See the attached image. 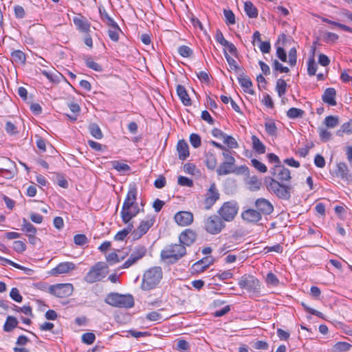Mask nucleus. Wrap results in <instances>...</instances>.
<instances>
[{
    "mask_svg": "<svg viewBox=\"0 0 352 352\" xmlns=\"http://www.w3.org/2000/svg\"><path fill=\"white\" fill-rule=\"evenodd\" d=\"M108 272V265L104 262H98L91 267L84 277V280L89 284L100 281Z\"/></svg>",
    "mask_w": 352,
    "mask_h": 352,
    "instance_id": "423d86ee",
    "label": "nucleus"
},
{
    "mask_svg": "<svg viewBox=\"0 0 352 352\" xmlns=\"http://www.w3.org/2000/svg\"><path fill=\"white\" fill-rule=\"evenodd\" d=\"M237 79L245 92H247L251 95L255 94L254 89H252V82L248 76L243 78H237Z\"/></svg>",
    "mask_w": 352,
    "mask_h": 352,
    "instance_id": "bb28decb",
    "label": "nucleus"
},
{
    "mask_svg": "<svg viewBox=\"0 0 352 352\" xmlns=\"http://www.w3.org/2000/svg\"><path fill=\"white\" fill-rule=\"evenodd\" d=\"M104 302L111 306L120 308L128 309L134 306V299L132 295H124L116 292L109 293L106 296Z\"/></svg>",
    "mask_w": 352,
    "mask_h": 352,
    "instance_id": "39448f33",
    "label": "nucleus"
},
{
    "mask_svg": "<svg viewBox=\"0 0 352 352\" xmlns=\"http://www.w3.org/2000/svg\"><path fill=\"white\" fill-rule=\"evenodd\" d=\"M13 249L18 253H23L26 250V245L22 241H15L13 242Z\"/></svg>",
    "mask_w": 352,
    "mask_h": 352,
    "instance_id": "bf43d9fd",
    "label": "nucleus"
},
{
    "mask_svg": "<svg viewBox=\"0 0 352 352\" xmlns=\"http://www.w3.org/2000/svg\"><path fill=\"white\" fill-rule=\"evenodd\" d=\"M252 142V148L258 154H263L265 153L266 147L259 138L253 135L251 138Z\"/></svg>",
    "mask_w": 352,
    "mask_h": 352,
    "instance_id": "c756f323",
    "label": "nucleus"
},
{
    "mask_svg": "<svg viewBox=\"0 0 352 352\" xmlns=\"http://www.w3.org/2000/svg\"><path fill=\"white\" fill-rule=\"evenodd\" d=\"M235 162H223L217 168L218 175H226L235 172Z\"/></svg>",
    "mask_w": 352,
    "mask_h": 352,
    "instance_id": "5701e85b",
    "label": "nucleus"
},
{
    "mask_svg": "<svg viewBox=\"0 0 352 352\" xmlns=\"http://www.w3.org/2000/svg\"><path fill=\"white\" fill-rule=\"evenodd\" d=\"M339 124V118L336 116H329L324 119V124L327 127L334 128Z\"/></svg>",
    "mask_w": 352,
    "mask_h": 352,
    "instance_id": "79ce46f5",
    "label": "nucleus"
},
{
    "mask_svg": "<svg viewBox=\"0 0 352 352\" xmlns=\"http://www.w3.org/2000/svg\"><path fill=\"white\" fill-rule=\"evenodd\" d=\"M111 164L114 169L120 173H124L131 170V167L128 164L122 163L118 160L111 162Z\"/></svg>",
    "mask_w": 352,
    "mask_h": 352,
    "instance_id": "e433bc0d",
    "label": "nucleus"
},
{
    "mask_svg": "<svg viewBox=\"0 0 352 352\" xmlns=\"http://www.w3.org/2000/svg\"><path fill=\"white\" fill-rule=\"evenodd\" d=\"M155 221V217L150 215L147 216L145 219L141 221L137 229L132 232L131 236H133V240H138L144 235L153 226Z\"/></svg>",
    "mask_w": 352,
    "mask_h": 352,
    "instance_id": "f8f14e48",
    "label": "nucleus"
},
{
    "mask_svg": "<svg viewBox=\"0 0 352 352\" xmlns=\"http://www.w3.org/2000/svg\"><path fill=\"white\" fill-rule=\"evenodd\" d=\"M76 268V265L72 262H63L59 263L56 267L51 271L52 275L57 276L61 274L68 273L69 271Z\"/></svg>",
    "mask_w": 352,
    "mask_h": 352,
    "instance_id": "aec40b11",
    "label": "nucleus"
},
{
    "mask_svg": "<svg viewBox=\"0 0 352 352\" xmlns=\"http://www.w3.org/2000/svg\"><path fill=\"white\" fill-rule=\"evenodd\" d=\"M6 168H0V177H3L6 179H12L14 176V168L15 167V163L10 159H6Z\"/></svg>",
    "mask_w": 352,
    "mask_h": 352,
    "instance_id": "4be33fe9",
    "label": "nucleus"
},
{
    "mask_svg": "<svg viewBox=\"0 0 352 352\" xmlns=\"http://www.w3.org/2000/svg\"><path fill=\"white\" fill-rule=\"evenodd\" d=\"M176 91L177 96L184 106H190L192 104L191 100L184 86L182 85H177L176 87Z\"/></svg>",
    "mask_w": 352,
    "mask_h": 352,
    "instance_id": "393cba45",
    "label": "nucleus"
},
{
    "mask_svg": "<svg viewBox=\"0 0 352 352\" xmlns=\"http://www.w3.org/2000/svg\"><path fill=\"white\" fill-rule=\"evenodd\" d=\"M223 54H224V56H225L230 69H233V70H236L239 66L237 65L236 60L228 54L226 50H225V49L223 50Z\"/></svg>",
    "mask_w": 352,
    "mask_h": 352,
    "instance_id": "13d9d810",
    "label": "nucleus"
},
{
    "mask_svg": "<svg viewBox=\"0 0 352 352\" xmlns=\"http://www.w3.org/2000/svg\"><path fill=\"white\" fill-rule=\"evenodd\" d=\"M265 128L267 133L271 136L277 135V127L274 122H267L265 123Z\"/></svg>",
    "mask_w": 352,
    "mask_h": 352,
    "instance_id": "a18cd8bd",
    "label": "nucleus"
},
{
    "mask_svg": "<svg viewBox=\"0 0 352 352\" xmlns=\"http://www.w3.org/2000/svg\"><path fill=\"white\" fill-rule=\"evenodd\" d=\"M289 63L291 66H294L297 61V51L295 47H292L289 51Z\"/></svg>",
    "mask_w": 352,
    "mask_h": 352,
    "instance_id": "680f3d73",
    "label": "nucleus"
},
{
    "mask_svg": "<svg viewBox=\"0 0 352 352\" xmlns=\"http://www.w3.org/2000/svg\"><path fill=\"white\" fill-rule=\"evenodd\" d=\"M85 61L87 67L96 72H102L103 70L102 67L96 62H94L91 57H86Z\"/></svg>",
    "mask_w": 352,
    "mask_h": 352,
    "instance_id": "ea45409f",
    "label": "nucleus"
},
{
    "mask_svg": "<svg viewBox=\"0 0 352 352\" xmlns=\"http://www.w3.org/2000/svg\"><path fill=\"white\" fill-rule=\"evenodd\" d=\"M189 343L185 340H179L177 342L176 349L179 351H188L189 349Z\"/></svg>",
    "mask_w": 352,
    "mask_h": 352,
    "instance_id": "774afa93",
    "label": "nucleus"
},
{
    "mask_svg": "<svg viewBox=\"0 0 352 352\" xmlns=\"http://www.w3.org/2000/svg\"><path fill=\"white\" fill-rule=\"evenodd\" d=\"M336 175L347 184L352 182V173H350L347 165L344 162L337 164Z\"/></svg>",
    "mask_w": 352,
    "mask_h": 352,
    "instance_id": "2eb2a0df",
    "label": "nucleus"
},
{
    "mask_svg": "<svg viewBox=\"0 0 352 352\" xmlns=\"http://www.w3.org/2000/svg\"><path fill=\"white\" fill-rule=\"evenodd\" d=\"M214 261L212 256L204 257L192 265V270L197 273L203 272L214 263Z\"/></svg>",
    "mask_w": 352,
    "mask_h": 352,
    "instance_id": "6ab92c4d",
    "label": "nucleus"
},
{
    "mask_svg": "<svg viewBox=\"0 0 352 352\" xmlns=\"http://www.w3.org/2000/svg\"><path fill=\"white\" fill-rule=\"evenodd\" d=\"M266 283L267 285L277 286L279 284V280L274 274L269 272L266 276Z\"/></svg>",
    "mask_w": 352,
    "mask_h": 352,
    "instance_id": "052dcab7",
    "label": "nucleus"
},
{
    "mask_svg": "<svg viewBox=\"0 0 352 352\" xmlns=\"http://www.w3.org/2000/svg\"><path fill=\"white\" fill-rule=\"evenodd\" d=\"M239 210V206L236 201L231 200L223 204L218 210L219 217L226 221H232L236 217Z\"/></svg>",
    "mask_w": 352,
    "mask_h": 352,
    "instance_id": "6e6552de",
    "label": "nucleus"
},
{
    "mask_svg": "<svg viewBox=\"0 0 352 352\" xmlns=\"http://www.w3.org/2000/svg\"><path fill=\"white\" fill-rule=\"evenodd\" d=\"M336 96V89L333 87H329L324 90L322 96V100L324 103H327L330 106H336L337 104Z\"/></svg>",
    "mask_w": 352,
    "mask_h": 352,
    "instance_id": "412c9836",
    "label": "nucleus"
},
{
    "mask_svg": "<svg viewBox=\"0 0 352 352\" xmlns=\"http://www.w3.org/2000/svg\"><path fill=\"white\" fill-rule=\"evenodd\" d=\"M272 68L274 73H275V72H279L280 73H288L289 72V69L287 67L283 66L276 59L273 60Z\"/></svg>",
    "mask_w": 352,
    "mask_h": 352,
    "instance_id": "49530a36",
    "label": "nucleus"
},
{
    "mask_svg": "<svg viewBox=\"0 0 352 352\" xmlns=\"http://www.w3.org/2000/svg\"><path fill=\"white\" fill-rule=\"evenodd\" d=\"M74 242L77 245H84L88 242L87 237L83 234H78L74 236Z\"/></svg>",
    "mask_w": 352,
    "mask_h": 352,
    "instance_id": "4d7b16f0",
    "label": "nucleus"
},
{
    "mask_svg": "<svg viewBox=\"0 0 352 352\" xmlns=\"http://www.w3.org/2000/svg\"><path fill=\"white\" fill-rule=\"evenodd\" d=\"M21 230L25 232V235L36 234L37 229L30 222H29L25 218H23L22 224L21 226Z\"/></svg>",
    "mask_w": 352,
    "mask_h": 352,
    "instance_id": "c85d7f7f",
    "label": "nucleus"
},
{
    "mask_svg": "<svg viewBox=\"0 0 352 352\" xmlns=\"http://www.w3.org/2000/svg\"><path fill=\"white\" fill-rule=\"evenodd\" d=\"M10 297L16 302H21L23 296L21 295L19 290L16 287L12 288L10 292Z\"/></svg>",
    "mask_w": 352,
    "mask_h": 352,
    "instance_id": "5fc2aeb1",
    "label": "nucleus"
},
{
    "mask_svg": "<svg viewBox=\"0 0 352 352\" xmlns=\"http://www.w3.org/2000/svg\"><path fill=\"white\" fill-rule=\"evenodd\" d=\"M305 115V111L300 109L292 107L287 111V116L289 119L302 118Z\"/></svg>",
    "mask_w": 352,
    "mask_h": 352,
    "instance_id": "f704fd0d",
    "label": "nucleus"
},
{
    "mask_svg": "<svg viewBox=\"0 0 352 352\" xmlns=\"http://www.w3.org/2000/svg\"><path fill=\"white\" fill-rule=\"evenodd\" d=\"M287 82L285 80L279 78L276 83V91L279 97H282L287 91Z\"/></svg>",
    "mask_w": 352,
    "mask_h": 352,
    "instance_id": "c9c22d12",
    "label": "nucleus"
},
{
    "mask_svg": "<svg viewBox=\"0 0 352 352\" xmlns=\"http://www.w3.org/2000/svg\"><path fill=\"white\" fill-rule=\"evenodd\" d=\"M147 252V249L144 245H136L132 250L129 258L123 263L119 269H126L136 263L139 260L142 259Z\"/></svg>",
    "mask_w": 352,
    "mask_h": 352,
    "instance_id": "9d476101",
    "label": "nucleus"
},
{
    "mask_svg": "<svg viewBox=\"0 0 352 352\" xmlns=\"http://www.w3.org/2000/svg\"><path fill=\"white\" fill-rule=\"evenodd\" d=\"M351 347V344L348 342H338L334 344L333 349L335 351L341 352V351H346L349 350Z\"/></svg>",
    "mask_w": 352,
    "mask_h": 352,
    "instance_id": "3c124183",
    "label": "nucleus"
},
{
    "mask_svg": "<svg viewBox=\"0 0 352 352\" xmlns=\"http://www.w3.org/2000/svg\"><path fill=\"white\" fill-rule=\"evenodd\" d=\"M178 157L181 160H185L189 156V147L184 140H180L177 144Z\"/></svg>",
    "mask_w": 352,
    "mask_h": 352,
    "instance_id": "b1692460",
    "label": "nucleus"
},
{
    "mask_svg": "<svg viewBox=\"0 0 352 352\" xmlns=\"http://www.w3.org/2000/svg\"><path fill=\"white\" fill-rule=\"evenodd\" d=\"M318 65L314 57H309L307 62V73L309 76H314L317 71Z\"/></svg>",
    "mask_w": 352,
    "mask_h": 352,
    "instance_id": "37998d69",
    "label": "nucleus"
},
{
    "mask_svg": "<svg viewBox=\"0 0 352 352\" xmlns=\"http://www.w3.org/2000/svg\"><path fill=\"white\" fill-rule=\"evenodd\" d=\"M19 321L17 318L12 316H8L3 324V329L5 332H11L13 329L18 327Z\"/></svg>",
    "mask_w": 352,
    "mask_h": 352,
    "instance_id": "cd10ccee",
    "label": "nucleus"
},
{
    "mask_svg": "<svg viewBox=\"0 0 352 352\" xmlns=\"http://www.w3.org/2000/svg\"><path fill=\"white\" fill-rule=\"evenodd\" d=\"M137 197L136 185L135 184H130L120 212V217L124 223H129L140 212V208L137 203Z\"/></svg>",
    "mask_w": 352,
    "mask_h": 352,
    "instance_id": "f03ea898",
    "label": "nucleus"
},
{
    "mask_svg": "<svg viewBox=\"0 0 352 352\" xmlns=\"http://www.w3.org/2000/svg\"><path fill=\"white\" fill-rule=\"evenodd\" d=\"M174 219L180 226H188L193 222V214L190 212L180 211L175 214Z\"/></svg>",
    "mask_w": 352,
    "mask_h": 352,
    "instance_id": "dca6fc26",
    "label": "nucleus"
},
{
    "mask_svg": "<svg viewBox=\"0 0 352 352\" xmlns=\"http://www.w3.org/2000/svg\"><path fill=\"white\" fill-rule=\"evenodd\" d=\"M162 278V268L158 266L151 267L144 273L141 289L144 291L153 289L160 283Z\"/></svg>",
    "mask_w": 352,
    "mask_h": 352,
    "instance_id": "7ed1b4c3",
    "label": "nucleus"
},
{
    "mask_svg": "<svg viewBox=\"0 0 352 352\" xmlns=\"http://www.w3.org/2000/svg\"><path fill=\"white\" fill-rule=\"evenodd\" d=\"M186 254V249L184 245L179 243H173L166 245L160 253V257L162 260H168L171 264L177 263L180 258Z\"/></svg>",
    "mask_w": 352,
    "mask_h": 352,
    "instance_id": "20e7f679",
    "label": "nucleus"
},
{
    "mask_svg": "<svg viewBox=\"0 0 352 352\" xmlns=\"http://www.w3.org/2000/svg\"><path fill=\"white\" fill-rule=\"evenodd\" d=\"M244 10L250 18H256L258 10L251 1H246L244 4Z\"/></svg>",
    "mask_w": 352,
    "mask_h": 352,
    "instance_id": "473e14b6",
    "label": "nucleus"
},
{
    "mask_svg": "<svg viewBox=\"0 0 352 352\" xmlns=\"http://www.w3.org/2000/svg\"><path fill=\"white\" fill-rule=\"evenodd\" d=\"M56 182L57 184L63 188H68V182L65 179L63 175L58 173L56 174Z\"/></svg>",
    "mask_w": 352,
    "mask_h": 352,
    "instance_id": "0e129e2a",
    "label": "nucleus"
},
{
    "mask_svg": "<svg viewBox=\"0 0 352 352\" xmlns=\"http://www.w3.org/2000/svg\"><path fill=\"white\" fill-rule=\"evenodd\" d=\"M205 229L211 234H217L225 228L223 220L217 215H211L204 222Z\"/></svg>",
    "mask_w": 352,
    "mask_h": 352,
    "instance_id": "1a4fd4ad",
    "label": "nucleus"
},
{
    "mask_svg": "<svg viewBox=\"0 0 352 352\" xmlns=\"http://www.w3.org/2000/svg\"><path fill=\"white\" fill-rule=\"evenodd\" d=\"M238 284L241 289H245L251 294L261 292V283L258 278L250 274H244L239 279Z\"/></svg>",
    "mask_w": 352,
    "mask_h": 352,
    "instance_id": "0eeeda50",
    "label": "nucleus"
},
{
    "mask_svg": "<svg viewBox=\"0 0 352 352\" xmlns=\"http://www.w3.org/2000/svg\"><path fill=\"white\" fill-rule=\"evenodd\" d=\"M255 207L261 214L269 215L274 211L272 203L265 198L257 199L255 201Z\"/></svg>",
    "mask_w": 352,
    "mask_h": 352,
    "instance_id": "4468645a",
    "label": "nucleus"
},
{
    "mask_svg": "<svg viewBox=\"0 0 352 352\" xmlns=\"http://www.w3.org/2000/svg\"><path fill=\"white\" fill-rule=\"evenodd\" d=\"M205 158V163L207 168L212 170H214L217 164L215 155L212 151H208L206 153Z\"/></svg>",
    "mask_w": 352,
    "mask_h": 352,
    "instance_id": "2f4dec72",
    "label": "nucleus"
},
{
    "mask_svg": "<svg viewBox=\"0 0 352 352\" xmlns=\"http://www.w3.org/2000/svg\"><path fill=\"white\" fill-rule=\"evenodd\" d=\"M5 129L10 135H14L17 133L16 126L10 121L6 122Z\"/></svg>",
    "mask_w": 352,
    "mask_h": 352,
    "instance_id": "338daca9",
    "label": "nucleus"
},
{
    "mask_svg": "<svg viewBox=\"0 0 352 352\" xmlns=\"http://www.w3.org/2000/svg\"><path fill=\"white\" fill-rule=\"evenodd\" d=\"M96 340V336L92 332L85 333L82 335V342L87 344H91Z\"/></svg>",
    "mask_w": 352,
    "mask_h": 352,
    "instance_id": "603ef678",
    "label": "nucleus"
},
{
    "mask_svg": "<svg viewBox=\"0 0 352 352\" xmlns=\"http://www.w3.org/2000/svg\"><path fill=\"white\" fill-rule=\"evenodd\" d=\"M120 32L122 33V31L116 23L115 26H109V29L108 30V36L112 41L118 42L120 38L119 34Z\"/></svg>",
    "mask_w": 352,
    "mask_h": 352,
    "instance_id": "7c9ffc66",
    "label": "nucleus"
},
{
    "mask_svg": "<svg viewBox=\"0 0 352 352\" xmlns=\"http://www.w3.org/2000/svg\"><path fill=\"white\" fill-rule=\"evenodd\" d=\"M220 195L214 183L212 184L205 195L204 208L210 209L215 202L219 199Z\"/></svg>",
    "mask_w": 352,
    "mask_h": 352,
    "instance_id": "ddd939ff",
    "label": "nucleus"
},
{
    "mask_svg": "<svg viewBox=\"0 0 352 352\" xmlns=\"http://www.w3.org/2000/svg\"><path fill=\"white\" fill-rule=\"evenodd\" d=\"M89 131L91 135L96 139L100 140L103 137L100 128L96 123H92L89 124Z\"/></svg>",
    "mask_w": 352,
    "mask_h": 352,
    "instance_id": "4c0bfd02",
    "label": "nucleus"
},
{
    "mask_svg": "<svg viewBox=\"0 0 352 352\" xmlns=\"http://www.w3.org/2000/svg\"><path fill=\"white\" fill-rule=\"evenodd\" d=\"M189 141L191 145L195 148L199 147L201 144V137L197 133L190 134Z\"/></svg>",
    "mask_w": 352,
    "mask_h": 352,
    "instance_id": "6e6d98bb",
    "label": "nucleus"
},
{
    "mask_svg": "<svg viewBox=\"0 0 352 352\" xmlns=\"http://www.w3.org/2000/svg\"><path fill=\"white\" fill-rule=\"evenodd\" d=\"M179 54L184 58H189L192 55V50L187 45H181L178 47Z\"/></svg>",
    "mask_w": 352,
    "mask_h": 352,
    "instance_id": "8fccbe9b",
    "label": "nucleus"
},
{
    "mask_svg": "<svg viewBox=\"0 0 352 352\" xmlns=\"http://www.w3.org/2000/svg\"><path fill=\"white\" fill-rule=\"evenodd\" d=\"M223 140V143L227 144V146L230 148H236L239 147V144L237 143L236 140L231 135L226 134Z\"/></svg>",
    "mask_w": 352,
    "mask_h": 352,
    "instance_id": "de8ad7c7",
    "label": "nucleus"
},
{
    "mask_svg": "<svg viewBox=\"0 0 352 352\" xmlns=\"http://www.w3.org/2000/svg\"><path fill=\"white\" fill-rule=\"evenodd\" d=\"M342 133H352V120L344 123L342 125L341 129L337 131V135H342Z\"/></svg>",
    "mask_w": 352,
    "mask_h": 352,
    "instance_id": "c03bdc74",
    "label": "nucleus"
},
{
    "mask_svg": "<svg viewBox=\"0 0 352 352\" xmlns=\"http://www.w3.org/2000/svg\"><path fill=\"white\" fill-rule=\"evenodd\" d=\"M177 182L182 186L191 187L193 186L192 180L184 176H179Z\"/></svg>",
    "mask_w": 352,
    "mask_h": 352,
    "instance_id": "e2e57ef3",
    "label": "nucleus"
},
{
    "mask_svg": "<svg viewBox=\"0 0 352 352\" xmlns=\"http://www.w3.org/2000/svg\"><path fill=\"white\" fill-rule=\"evenodd\" d=\"M223 14L226 18V24L234 25L236 23L234 14L231 10L225 9L223 10Z\"/></svg>",
    "mask_w": 352,
    "mask_h": 352,
    "instance_id": "09e8293b",
    "label": "nucleus"
},
{
    "mask_svg": "<svg viewBox=\"0 0 352 352\" xmlns=\"http://www.w3.org/2000/svg\"><path fill=\"white\" fill-rule=\"evenodd\" d=\"M99 13L102 20L106 19L107 21V25H116V22L108 14L104 7H99Z\"/></svg>",
    "mask_w": 352,
    "mask_h": 352,
    "instance_id": "58836bf2",
    "label": "nucleus"
},
{
    "mask_svg": "<svg viewBox=\"0 0 352 352\" xmlns=\"http://www.w3.org/2000/svg\"><path fill=\"white\" fill-rule=\"evenodd\" d=\"M73 21L80 31L85 33L89 32L91 25L85 17H74Z\"/></svg>",
    "mask_w": 352,
    "mask_h": 352,
    "instance_id": "a878e982",
    "label": "nucleus"
},
{
    "mask_svg": "<svg viewBox=\"0 0 352 352\" xmlns=\"http://www.w3.org/2000/svg\"><path fill=\"white\" fill-rule=\"evenodd\" d=\"M11 58L13 62L25 64L26 60L25 54L21 50H14L11 52Z\"/></svg>",
    "mask_w": 352,
    "mask_h": 352,
    "instance_id": "72a5a7b5",
    "label": "nucleus"
},
{
    "mask_svg": "<svg viewBox=\"0 0 352 352\" xmlns=\"http://www.w3.org/2000/svg\"><path fill=\"white\" fill-rule=\"evenodd\" d=\"M270 173L272 177H265L264 179L267 189L279 199L289 200L293 186L281 183L292 179L289 170L281 164L271 168Z\"/></svg>",
    "mask_w": 352,
    "mask_h": 352,
    "instance_id": "f257e3e1",
    "label": "nucleus"
},
{
    "mask_svg": "<svg viewBox=\"0 0 352 352\" xmlns=\"http://www.w3.org/2000/svg\"><path fill=\"white\" fill-rule=\"evenodd\" d=\"M124 257H122L121 259L118 258V254L116 252H111L109 253L107 256L106 259L107 261L110 264L113 265L117 263H119L122 259H123Z\"/></svg>",
    "mask_w": 352,
    "mask_h": 352,
    "instance_id": "69168bd1",
    "label": "nucleus"
},
{
    "mask_svg": "<svg viewBox=\"0 0 352 352\" xmlns=\"http://www.w3.org/2000/svg\"><path fill=\"white\" fill-rule=\"evenodd\" d=\"M48 292L57 298H65L73 292V285L71 283H62L50 285Z\"/></svg>",
    "mask_w": 352,
    "mask_h": 352,
    "instance_id": "9b49d317",
    "label": "nucleus"
},
{
    "mask_svg": "<svg viewBox=\"0 0 352 352\" xmlns=\"http://www.w3.org/2000/svg\"><path fill=\"white\" fill-rule=\"evenodd\" d=\"M322 21L323 22H325V23H328V24H330V25H334L336 27L340 28L341 30H342L344 31L352 33V28L349 27V26H347V25H345L344 24L336 22V21H331V20L328 19L327 18H322Z\"/></svg>",
    "mask_w": 352,
    "mask_h": 352,
    "instance_id": "a19ab883",
    "label": "nucleus"
},
{
    "mask_svg": "<svg viewBox=\"0 0 352 352\" xmlns=\"http://www.w3.org/2000/svg\"><path fill=\"white\" fill-rule=\"evenodd\" d=\"M197 234L190 229H186L179 236V242L186 246H190L195 241Z\"/></svg>",
    "mask_w": 352,
    "mask_h": 352,
    "instance_id": "f3484780",
    "label": "nucleus"
},
{
    "mask_svg": "<svg viewBox=\"0 0 352 352\" xmlns=\"http://www.w3.org/2000/svg\"><path fill=\"white\" fill-rule=\"evenodd\" d=\"M252 165L259 172L265 173L267 171V166L256 159L251 160Z\"/></svg>",
    "mask_w": 352,
    "mask_h": 352,
    "instance_id": "864d4df0",
    "label": "nucleus"
},
{
    "mask_svg": "<svg viewBox=\"0 0 352 352\" xmlns=\"http://www.w3.org/2000/svg\"><path fill=\"white\" fill-rule=\"evenodd\" d=\"M241 218L248 223H256L261 220L262 216L256 210L248 208L242 212Z\"/></svg>",
    "mask_w": 352,
    "mask_h": 352,
    "instance_id": "a211bd4d",
    "label": "nucleus"
}]
</instances>
